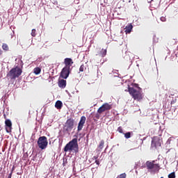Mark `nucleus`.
Instances as JSON below:
<instances>
[{"label": "nucleus", "instance_id": "nucleus-5", "mask_svg": "<svg viewBox=\"0 0 178 178\" xmlns=\"http://www.w3.org/2000/svg\"><path fill=\"white\" fill-rule=\"evenodd\" d=\"M146 167L148 170H151V172H159V164L155 163V161H147Z\"/></svg>", "mask_w": 178, "mask_h": 178}, {"label": "nucleus", "instance_id": "nucleus-14", "mask_svg": "<svg viewBox=\"0 0 178 178\" xmlns=\"http://www.w3.org/2000/svg\"><path fill=\"white\" fill-rule=\"evenodd\" d=\"M131 30H133V25L131 24H129L125 27L126 34H130L131 33Z\"/></svg>", "mask_w": 178, "mask_h": 178}, {"label": "nucleus", "instance_id": "nucleus-16", "mask_svg": "<svg viewBox=\"0 0 178 178\" xmlns=\"http://www.w3.org/2000/svg\"><path fill=\"white\" fill-rule=\"evenodd\" d=\"M98 55L100 56V58H104V56H106V49H102Z\"/></svg>", "mask_w": 178, "mask_h": 178}, {"label": "nucleus", "instance_id": "nucleus-13", "mask_svg": "<svg viewBox=\"0 0 178 178\" xmlns=\"http://www.w3.org/2000/svg\"><path fill=\"white\" fill-rule=\"evenodd\" d=\"M58 87L60 88H65L66 87V80L65 79H60L58 81Z\"/></svg>", "mask_w": 178, "mask_h": 178}, {"label": "nucleus", "instance_id": "nucleus-29", "mask_svg": "<svg viewBox=\"0 0 178 178\" xmlns=\"http://www.w3.org/2000/svg\"><path fill=\"white\" fill-rule=\"evenodd\" d=\"M15 165H13L12 169H11V172H10V173H12V175H13V172L15 171Z\"/></svg>", "mask_w": 178, "mask_h": 178}, {"label": "nucleus", "instance_id": "nucleus-30", "mask_svg": "<svg viewBox=\"0 0 178 178\" xmlns=\"http://www.w3.org/2000/svg\"><path fill=\"white\" fill-rule=\"evenodd\" d=\"M95 163H96V165H99V161L95 160Z\"/></svg>", "mask_w": 178, "mask_h": 178}, {"label": "nucleus", "instance_id": "nucleus-34", "mask_svg": "<svg viewBox=\"0 0 178 178\" xmlns=\"http://www.w3.org/2000/svg\"><path fill=\"white\" fill-rule=\"evenodd\" d=\"M161 178H163V177H161Z\"/></svg>", "mask_w": 178, "mask_h": 178}, {"label": "nucleus", "instance_id": "nucleus-25", "mask_svg": "<svg viewBox=\"0 0 178 178\" xmlns=\"http://www.w3.org/2000/svg\"><path fill=\"white\" fill-rule=\"evenodd\" d=\"M36 33L35 29H32L31 33L32 37H35V35H37V33Z\"/></svg>", "mask_w": 178, "mask_h": 178}, {"label": "nucleus", "instance_id": "nucleus-6", "mask_svg": "<svg viewBox=\"0 0 178 178\" xmlns=\"http://www.w3.org/2000/svg\"><path fill=\"white\" fill-rule=\"evenodd\" d=\"M38 145L40 149H45L48 147L47 136H40L38 140Z\"/></svg>", "mask_w": 178, "mask_h": 178}, {"label": "nucleus", "instance_id": "nucleus-18", "mask_svg": "<svg viewBox=\"0 0 178 178\" xmlns=\"http://www.w3.org/2000/svg\"><path fill=\"white\" fill-rule=\"evenodd\" d=\"M87 70V66L84 64L81 65L79 67V72H86Z\"/></svg>", "mask_w": 178, "mask_h": 178}, {"label": "nucleus", "instance_id": "nucleus-1", "mask_svg": "<svg viewBox=\"0 0 178 178\" xmlns=\"http://www.w3.org/2000/svg\"><path fill=\"white\" fill-rule=\"evenodd\" d=\"M79 152V143H77V138H74L70 141L64 147V152Z\"/></svg>", "mask_w": 178, "mask_h": 178}, {"label": "nucleus", "instance_id": "nucleus-8", "mask_svg": "<svg viewBox=\"0 0 178 178\" xmlns=\"http://www.w3.org/2000/svg\"><path fill=\"white\" fill-rule=\"evenodd\" d=\"M70 74V68H68L67 67H64L60 72V76L62 77V79H67Z\"/></svg>", "mask_w": 178, "mask_h": 178}, {"label": "nucleus", "instance_id": "nucleus-26", "mask_svg": "<svg viewBox=\"0 0 178 178\" xmlns=\"http://www.w3.org/2000/svg\"><path fill=\"white\" fill-rule=\"evenodd\" d=\"M134 87H135V88H138V91H141V88H140L139 86H138V84H137V83H135L134 85Z\"/></svg>", "mask_w": 178, "mask_h": 178}, {"label": "nucleus", "instance_id": "nucleus-11", "mask_svg": "<svg viewBox=\"0 0 178 178\" xmlns=\"http://www.w3.org/2000/svg\"><path fill=\"white\" fill-rule=\"evenodd\" d=\"M6 130L7 133H10L12 131V121L10 120H6L5 121Z\"/></svg>", "mask_w": 178, "mask_h": 178}, {"label": "nucleus", "instance_id": "nucleus-7", "mask_svg": "<svg viewBox=\"0 0 178 178\" xmlns=\"http://www.w3.org/2000/svg\"><path fill=\"white\" fill-rule=\"evenodd\" d=\"M111 108L112 104H109V103H105L98 108L97 112L98 113H102L103 112H106V111H111Z\"/></svg>", "mask_w": 178, "mask_h": 178}, {"label": "nucleus", "instance_id": "nucleus-10", "mask_svg": "<svg viewBox=\"0 0 178 178\" xmlns=\"http://www.w3.org/2000/svg\"><path fill=\"white\" fill-rule=\"evenodd\" d=\"M162 143V140L161 138L156 137L152 141V145H154L155 148H158V147H161Z\"/></svg>", "mask_w": 178, "mask_h": 178}, {"label": "nucleus", "instance_id": "nucleus-31", "mask_svg": "<svg viewBox=\"0 0 178 178\" xmlns=\"http://www.w3.org/2000/svg\"><path fill=\"white\" fill-rule=\"evenodd\" d=\"M8 178H12V172H10L8 177Z\"/></svg>", "mask_w": 178, "mask_h": 178}, {"label": "nucleus", "instance_id": "nucleus-28", "mask_svg": "<svg viewBox=\"0 0 178 178\" xmlns=\"http://www.w3.org/2000/svg\"><path fill=\"white\" fill-rule=\"evenodd\" d=\"M160 20H161V22H166V17H161L160 18Z\"/></svg>", "mask_w": 178, "mask_h": 178}, {"label": "nucleus", "instance_id": "nucleus-22", "mask_svg": "<svg viewBox=\"0 0 178 178\" xmlns=\"http://www.w3.org/2000/svg\"><path fill=\"white\" fill-rule=\"evenodd\" d=\"M168 178H176V174L175 172H171L170 174L168 175Z\"/></svg>", "mask_w": 178, "mask_h": 178}, {"label": "nucleus", "instance_id": "nucleus-24", "mask_svg": "<svg viewBox=\"0 0 178 178\" xmlns=\"http://www.w3.org/2000/svg\"><path fill=\"white\" fill-rule=\"evenodd\" d=\"M117 131H118L119 133H120L121 134H124L123 133V129L122 128V127H119L118 128Z\"/></svg>", "mask_w": 178, "mask_h": 178}, {"label": "nucleus", "instance_id": "nucleus-32", "mask_svg": "<svg viewBox=\"0 0 178 178\" xmlns=\"http://www.w3.org/2000/svg\"><path fill=\"white\" fill-rule=\"evenodd\" d=\"M2 54H3V51L0 49V55H2Z\"/></svg>", "mask_w": 178, "mask_h": 178}, {"label": "nucleus", "instance_id": "nucleus-2", "mask_svg": "<svg viewBox=\"0 0 178 178\" xmlns=\"http://www.w3.org/2000/svg\"><path fill=\"white\" fill-rule=\"evenodd\" d=\"M128 91L135 101H141L143 99L142 90H137L136 88L130 87L128 88Z\"/></svg>", "mask_w": 178, "mask_h": 178}, {"label": "nucleus", "instance_id": "nucleus-20", "mask_svg": "<svg viewBox=\"0 0 178 178\" xmlns=\"http://www.w3.org/2000/svg\"><path fill=\"white\" fill-rule=\"evenodd\" d=\"M2 49L3 51H9V47L5 43L2 44Z\"/></svg>", "mask_w": 178, "mask_h": 178}, {"label": "nucleus", "instance_id": "nucleus-3", "mask_svg": "<svg viewBox=\"0 0 178 178\" xmlns=\"http://www.w3.org/2000/svg\"><path fill=\"white\" fill-rule=\"evenodd\" d=\"M22 69L16 67L11 69L7 76L10 77L11 80H15V79H17V77L20 76L22 75Z\"/></svg>", "mask_w": 178, "mask_h": 178}, {"label": "nucleus", "instance_id": "nucleus-12", "mask_svg": "<svg viewBox=\"0 0 178 178\" xmlns=\"http://www.w3.org/2000/svg\"><path fill=\"white\" fill-rule=\"evenodd\" d=\"M73 63V60L70 58H66L64 59V64L65 65V67H68V69H70V66H72Z\"/></svg>", "mask_w": 178, "mask_h": 178}, {"label": "nucleus", "instance_id": "nucleus-21", "mask_svg": "<svg viewBox=\"0 0 178 178\" xmlns=\"http://www.w3.org/2000/svg\"><path fill=\"white\" fill-rule=\"evenodd\" d=\"M124 136L127 139L130 138L131 137V132H127L124 134Z\"/></svg>", "mask_w": 178, "mask_h": 178}, {"label": "nucleus", "instance_id": "nucleus-17", "mask_svg": "<svg viewBox=\"0 0 178 178\" xmlns=\"http://www.w3.org/2000/svg\"><path fill=\"white\" fill-rule=\"evenodd\" d=\"M33 73L36 75L40 74V73H41V68H40L39 67H35L33 69Z\"/></svg>", "mask_w": 178, "mask_h": 178}, {"label": "nucleus", "instance_id": "nucleus-15", "mask_svg": "<svg viewBox=\"0 0 178 178\" xmlns=\"http://www.w3.org/2000/svg\"><path fill=\"white\" fill-rule=\"evenodd\" d=\"M62 106H63V104L60 100H58L55 104V108H56V109H62Z\"/></svg>", "mask_w": 178, "mask_h": 178}, {"label": "nucleus", "instance_id": "nucleus-33", "mask_svg": "<svg viewBox=\"0 0 178 178\" xmlns=\"http://www.w3.org/2000/svg\"><path fill=\"white\" fill-rule=\"evenodd\" d=\"M94 158H95V159H97V156H94Z\"/></svg>", "mask_w": 178, "mask_h": 178}, {"label": "nucleus", "instance_id": "nucleus-19", "mask_svg": "<svg viewBox=\"0 0 178 178\" xmlns=\"http://www.w3.org/2000/svg\"><path fill=\"white\" fill-rule=\"evenodd\" d=\"M104 145H105V140H102L100 141V143H99V146H98V148L100 149H102V148H104Z\"/></svg>", "mask_w": 178, "mask_h": 178}, {"label": "nucleus", "instance_id": "nucleus-9", "mask_svg": "<svg viewBox=\"0 0 178 178\" xmlns=\"http://www.w3.org/2000/svg\"><path fill=\"white\" fill-rule=\"evenodd\" d=\"M86 120V116H82L81 118L80 121L78 124L77 131H81V130H83V127H84Z\"/></svg>", "mask_w": 178, "mask_h": 178}, {"label": "nucleus", "instance_id": "nucleus-23", "mask_svg": "<svg viewBox=\"0 0 178 178\" xmlns=\"http://www.w3.org/2000/svg\"><path fill=\"white\" fill-rule=\"evenodd\" d=\"M126 176H127L126 173H122L118 175L116 178H126Z\"/></svg>", "mask_w": 178, "mask_h": 178}, {"label": "nucleus", "instance_id": "nucleus-27", "mask_svg": "<svg viewBox=\"0 0 178 178\" xmlns=\"http://www.w3.org/2000/svg\"><path fill=\"white\" fill-rule=\"evenodd\" d=\"M95 118L96 119H99V118H101V113L97 112L95 115Z\"/></svg>", "mask_w": 178, "mask_h": 178}, {"label": "nucleus", "instance_id": "nucleus-4", "mask_svg": "<svg viewBox=\"0 0 178 178\" xmlns=\"http://www.w3.org/2000/svg\"><path fill=\"white\" fill-rule=\"evenodd\" d=\"M73 127H74V120L72 118H69L67 120L63 126V131H66L67 133H70V131L73 130Z\"/></svg>", "mask_w": 178, "mask_h": 178}]
</instances>
